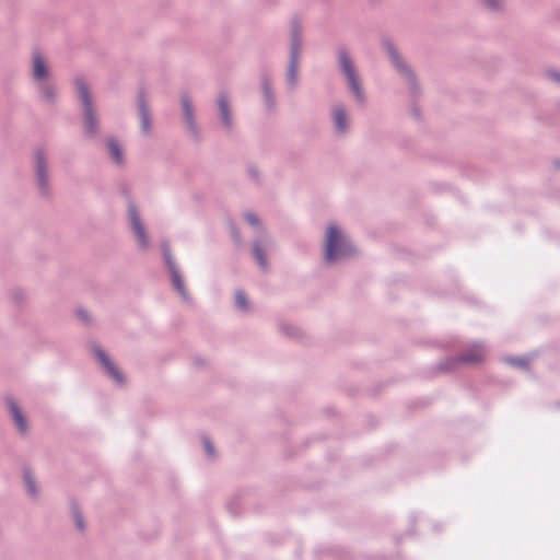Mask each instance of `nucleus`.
<instances>
[{
	"label": "nucleus",
	"mask_w": 560,
	"mask_h": 560,
	"mask_svg": "<svg viewBox=\"0 0 560 560\" xmlns=\"http://www.w3.org/2000/svg\"><path fill=\"white\" fill-rule=\"evenodd\" d=\"M509 363L515 366L525 368L528 363V360L525 358L522 359H509Z\"/></svg>",
	"instance_id": "nucleus-28"
},
{
	"label": "nucleus",
	"mask_w": 560,
	"mask_h": 560,
	"mask_svg": "<svg viewBox=\"0 0 560 560\" xmlns=\"http://www.w3.org/2000/svg\"><path fill=\"white\" fill-rule=\"evenodd\" d=\"M5 404L16 428L22 434H25L27 432V421L19 404L12 397H7Z\"/></svg>",
	"instance_id": "nucleus-15"
},
{
	"label": "nucleus",
	"mask_w": 560,
	"mask_h": 560,
	"mask_svg": "<svg viewBox=\"0 0 560 560\" xmlns=\"http://www.w3.org/2000/svg\"><path fill=\"white\" fill-rule=\"evenodd\" d=\"M355 254V248L337 224H329L326 232L325 253L326 262L334 264L347 259Z\"/></svg>",
	"instance_id": "nucleus-2"
},
{
	"label": "nucleus",
	"mask_w": 560,
	"mask_h": 560,
	"mask_svg": "<svg viewBox=\"0 0 560 560\" xmlns=\"http://www.w3.org/2000/svg\"><path fill=\"white\" fill-rule=\"evenodd\" d=\"M478 2L488 11L499 13L505 9V0H478Z\"/></svg>",
	"instance_id": "nucleus-20"
},
{
	"label": "nucleus",
	"mask_w": 560,
	"mask_h": 560,
	"mask_svg": "<svg viewBox=\"0 0 560 560\" xmlns=\"http://www.w3.org/2000/svg\"><path fill=\"white\" fill-rule=\"evenodd\" d=\"M203 447L207 454L212 457L214 456V446L212 445L211 441L208 438L202 439Z\"/></svg>",
	"instance_id": "nucleus-27"
},
{
	"label": "nucleus",
	"mask_w": 560,
	"mask_h": 560,
	"mask_svg": "<svg viewBox=\"0 0 560 560\" xmlns=\"http://www.w3.org/2000/svg\"><path fill=\"white\" fill-rule=\"evenodd\" d=\"M129 218L133 233L136 234L139 245L141 248L147 249L149 247V240L145 229L141 222V218L137 207L133 203L129 205Z\"/></svg>",
	"instance_id": "nucleus-8"
},
{
	"label": "nucleus",
	"mask_w": 560,
	"mask_h": 560,
	"mask_svg": "<svg viewBox=\"0 0 560 560\" xmlns=\"http://www.w3.org/2000/svg\"><path fill=\"white\" fill-rule=\"evenodd\" d=\"M34 167L39 192L47 196L49 194L48 158L43 148H37L34 152Z\"/></svg>",
	"instance_id": "nucleus-6"
},
{
	"label": "nucleus",
	"mask_w": 560,
	"mask_h": 560,
	"mask_svg": "<svg viewBox=\"0 0 560 560\" xmlns=\"http://www.w3.org/2000/svg\"><path fill=\"white\" fill-rule=\"evenodd\" d=\"M74 84L78 90L79 100L83 106L84 132L89 139L100 135V120L93 104V97L88 83L83 78H77Z\"/></svg>",
	"instance_id": "nucleus-3"
},
{
	"label": "nucleus",
	"mask_w": 560,
	"mask_h": 560,
	"mask_svg": "<svg viewBox=\"0 0 560 560\" xmlns=\"http://www.w3.org/2000/svg\"><path fill=\"white\" fill-rule=\"evenodd\" d=\"M180 102H182L183 113H184L187 128L190 131V133L195 138H197L198 137V127H197V122L195 120L194 106H192L189 95L186 93L182 94Z\"/></svg>",
	"instance_id": "nucleus-14"
},
{
	"label": "nucleus",
	"mask_w": 560,
	"mask_h": 560,
	"mask_svg": "<svg viewBox=\"0 0 560 560\" xmlns=\"http://www.w3.org/2000/svg\"><path fill=\"white\" fill-rule=\"evenodd\" d=\"M301 52L300 23L296 19L291 22V48L290 60L287 71V82L291 88L298 83V66Z\"/></svg>",
	"instance_id": "nucleus-5"
},
{
	"label": "nucleus",
	"mask_w": 560,
	"mask_h": 560,
	"mask_svg": "<svg viewBox=\"0 0 560 560\" xmlns=\"http://www.w3.org/2000/svg\"><path fill=\"white\" fill-rule=\"evenodd\" d=\"M337 60L340 73L346 82L350 95L358 105L364 106L366 103V94L358 67L350 52L343 47L339 48L337 50Z\"/></svg>",
	"instance_id": "nucleus-1"
},
{
	"label": "nucleus",
	"mask_w": 560,
	"mask_h": 560,
	"mask_svg": "<svg viewBox=\"0 0 560 560\" xmlns=\"http://www.w3.org/2000/svg\"><path fill=\"white\" fill-rule=\"evenodd\" d=\"M245 219L247 220V222L255 226V228H259L260 226V221H259V218L256 213L254 212H247L245 214Z\"/></svg>",
	"instance_id": "nucleus-26"
},
{
	"label": "nucleus",
	"mask_w": 560,
	"mask_h": 560,
	"mask_svg": "<svg viewBox=\"0 0 560 560\" xmlns=\"http://www.w3.org/2000/svg\"><path fill=\"white\" fill-rule=\"evenodd\" d=\"M38 89L40 92V96L45 102L50 103V104L55 103L56 97H57V91H56L55 85L47 82V80H46V81L38 83Z\"/></svg>",
	"instance_id": "nucleus-19"
},
{
	"label": "nucleus",
	"mask_w": 560,
	"mask_h": 560,
	"mask_svg": "<svg viewBox=\"0 0 560 560\" xmlns=\"http://www.w3.org/2000/svg\"><path fill=\"white\" fill-rule=\"evenodd\" d=\"M334 130L338 136H346L350 130V118L345 105L338 104L331 110Z\"/></svg>",
	"instance_id": "nucleus-9"
},
{
	"label": "nucleus",
	"mask_w": 560,
	"mask_h": 560,
	"mask_svg": "<svg viewBox=\"0 0 560 560\" xmlns=\"http://www.w3.org/2000/svg\"><path fill=\"white\" fill-rule=\"evenodd\" d=\"M249 174H250V176H252L253 178H255V179H256V178H258V172H257L256 170L250 168V170H249Z\"/></svg>",
	"instance_id": "nucleus-31"
},
{
	"label": "nucleus",
	"mask_w": 560,
	"mask_h": 560,
	"mask_svg": "<svg viewBox=\"0 0 560 560\" xmlns=\"http://www.w3.org/2000/svg\"><path fill=\"white\" fill-rule=\"evenodd\" d=\"M234 236H235L236 240L240 238V235H238V233L236 231L234 232Z\"/></svg>",
	"instance_id": "nucleus-32"
},
{
	"label": "nucleus",
	"mask_w": 560,
	"mask_h": 560,
	"mask_svg": "<svg viewBox=\"0 0 560 560\" xmlns=\"http://www.w3.org/2000/svg\"><path fill=\"white\" fill-rule=\"evenodd\" d=\"M93 351H94V354L97 358V360L103 365V368L106 371V373L115 382H117L118 384H122L124 383V375H122V373L118 370V368L114 364V362H112V360L105 353V351L102 350L100 347H94Z\"/></svg>",
	"instance_id": "nucleus-10"
},
{
	"label": "nucleus",
	"mask_w": 560,
	"mask_h": 560,
	"mask_svg": "<svg viewBox=\"0 0 560 560\" xmlns=\"http://www.w3.org/2000/svg\"><path fill=\"white\" fill-rule=\"evenodd\" d=\"M384 48L392 66L406 82L410 92L417 93L419 88L418 81L411 67L405 61V59L400 56L399 51L393 44L386 43Z\"/></svg>",
	"instance_id": "nucleus-4"
},
{
	"label": "nucleus",
	"mask_w": 560,
	"mask_h": 560,
	"mask_svg": "<svg viewBox=\"0 0 560 560\" xmlns=\"http://www.w3.org/2000/svg\"><path fill=\"white\" fill-rule=\"evenodd\" d=\"M281 330L290 336V337H301L302 332L299 328L296 327H293L292 325H289V324H283L281 325Z\"/></svg>",
	"instance_id": "nucleus-25"
},
{
	"label": "nucleus",
	"mask_w": 560,
	"mask_h": 560,
	"mask_svg": "<svg viewBox=\"0 0 560 560\" xmlns=\"http://www.w3.org/2000/svg\"><path fill=\"white\" fill-rule=\"evenodd\" d=\"M218 107L220 114V120L226 131H231L233 128V117L229 95L226 92H221L218 97Z\"/></svg>",
	"instance_id": "nucleus-12"
},
{
	"label": "nucleus",
	"mask_w": 560,
	"mask_h": 560,
	"mask_svg": "<svg viewBox=\"0 0 560 560\" xmlns=\"http://www.w3.org/2000/svg\"><path fill=\"white\" fill-rule=\"evenodd\" d=\"M486 355V350L481 345H474L472 348L460 355V361L464 363H478Z\"/></svg>",
	"instance_id": "nucleus-17"
},
{
	"label": "nucleus",
	"mask_w": 560,
	"mask_h": 560,
	"mask_svg": "<svg viewBox=\"0 0 560 560\" xmlns=\"http://www.w3.org/2000/svg\"><path fill=\"white\" fill-rule=\"evenodd\" d=\"M163 256H164L165 264L168 268V271L171 273L172 283H173L174 288L177 290V292L180 294V296L184 300H188V292L185 288L184 280L180 276L179 269L177 268V266L173 259V256L171 254V249L168 248L167 245L163 246Z\"/></svg>",
	"instance_id": "nucleus-7"
},
{
	"label": "nucleus",
	"mask_w": 560,
	"mask_h": 560,
	"mask_svg": "<svg viewBox=\"0 0 560 560\" xmlns=\"http://www.w3.org/2000/svg\"><path fill=\"white\" fill-rule=\"evenodd\" d=\"M71 511H72V516L74 518L77 528L80 532H84L85 524H84L83 515H82L79 506L75 503L72 504Z\"/></svg>",
	"instance_id": "nucleus-22"
},
{
	"label": "nucleus",
	"mask_w": 560,
	"mask_h": 560,
	"mask_svg": "<svg viewBox=\"0 0 560 560\" xmlns=\"http://www.w3.org/2000/svg\"><path fill=\"white\" fill-rule=\"evenodd\" d=\"M78 314V317L85 324H90L91 323V319H90V316H89V313L84 310H79L77 312Z\"/></svg>",
	"instance_id": "nucleus-29"
},
{
	"label": "nucleus",
	"mask_w": 560,
	"mask_h": 560,
	"mask_svg": "<svg viewBox=\"0 0 560 560\" xmlns=\"http://www.w3.org/2000/svg\"><path fill=\"white\" fill-rule=\"evenodd\" d=\"M271 245V242L269 240H257L253 243V255L256 261L258 262L259 267L266 271L268 269V261L266 254L264 252V246Z\"/></svg>",
	"instance_id": "nucleus-16"
},
{
	"label": "nucleus",
	"mask_w": 560,
	"mask_h": 560,
	"mask_svg": "<svg viewBox=\"0 0 560 560\" xmlns=\"http://www.w3.org/2000/svg\"><path fill=\"white\" fill-rule=\"evenodd\" d=\"M235 303L236 306L243 311H246L248 308V301L246 298V294L243 291H237L235 294Z\"/></svg>",
	"instance_id": "nucleus-24"
},
{
	"label": "nucleus",
	"mask_w": 560,
	"mask_h": 560,
	"mask_svg": "<svg viewBox=\"0 0 560 560\" xmlns=\"http://www.w3.org/2000/svg\"><path fill=\"white\" fill-rule=\"evenodd\" d=\"M108 153L110 154L113 161L118 164H124V152L119 144V142L115 138H109L107 141Z\"/></svg>",
	"instance_id": "nucleus-18"
},
{
	"label": "nucleus",
	"mask_w": 560,
	"mask_h": 560,
	"mask_svg": "<svg viewBox=\"0 0 560 560\" xmlns=\"http://www.w3.org/2000/svg\"><path fill=\"white\" fill-rule=\"evenodd\" d=\"M24 481H25V486H26V490H27L28 494L32 497H36L38 493V490L36 488L34 478L32 477L31 472L27 470L24 472Z\"/></svg>",
	"instance_id": "nucleus-23"
},
{
	"label": "nucleus",
	"mask_w": 560,
	"mask_h": 560,
	"mask_svg": "<svg viewBox=\"0 0 560 560\" xmlns=\"http://www.w3.org/2000/svg\"><path fill=\"white\" fill-rule=\"evenodd\" d=\"M137 104L141 121V130L144 135H149L151 130V116L145 93L143 90L139 91L138 93Z\"/></svg>",
	"instance_id": "nucleus-13"
},
{
	"label": "nucleus",
	"mask_w": 560,
	"mask_h": 560,
	"mask_svg": "<svg viewBox=\"0 0 560 560\" xmlns=\"http://www.w3.org/2000/svg\"><path fill=\"white\" fill-rule=\"evenodd\" d=\"M262 93H264V97H265L267 106L269 108H273L275 98H273L270 82L266 78L262 80Z\"/></svg>",
	"instance_id": "nucleus-21"
},
{
	"label": "nucleus",
	"mask_w": 560,
	"mask_h": 560,
	"mask_svg": "<svg viewBox=\"0 0 560 560\" xmlns=\"http://www.w3.org/2000/svg\"><path fill=\"white\" fill-rule=\"evenodd\" d=\"M548 75L551 80L560 84V72L558 71H549Z\"/></svg>",
	"instance_id": "nucleus-30"
},
{
	"label": "nucleus",
	"mask_w": 560,
	"mask_h": 560,
	"mask_svg": "<svg viewBox=\"0 0 560 560\" xmlns=\"http://www.w3.org/2000/svg\"><path fill=\"white\" fill-rule=\"evenodd\" d=\"M49 70L43 54L35 49L32 54V77L37 83L46 81Z\"/></svg>",
	"instance_id": "nucleus-11"
}]
</instances>
